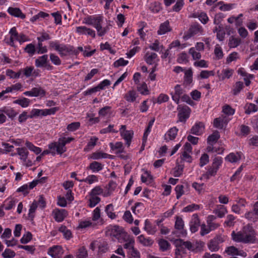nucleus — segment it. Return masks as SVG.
Wrapping results in <instances>:
<instances>
[{
    "label": "nucleus",
    "instance_id": "nucleus-1",
    "mask_svg": "<svg viewBox=\"0 0 258 258\" xmlns=\"http://www.w3.org/2000/svg\"><path fill=\"white\" fill-rule=\"evenodd\" d=\"M255 230L251 225L248 224L237 232L233 231L231 233L232 239L237 242L243 243H254L256 240Z\"/></svg>",
    "mask_w": 258,
    "mask_h": 258
},
{
    "label": "nucleus",
    "instance_id": "nucleus-2",
    "mask_svg": "<svg viewBox=\"0 0 258 258\" xmlns=\"http://www.w3.org/2000/svg\"><path fill=\"white\" fill-rule=\"evenodd\" d=\"M103 21V17L101 15L95 16L93 22V26L96 29L99 36H103L109 30L110 25H108L104 27L102 26Z\"/></svg>",
    "mask_w": 258,
    "mask_h": 258
},
{
    "label": "nucleus",
    "instance_id": "nucleus-3",
    "mask_svg": "<svg viewBox=\"0 0 258 258\" xmlns=\"http://www.w3.org/2000/svg\"><path fill=\"white\" fill-rule=\"evenodd\" d=\"M174 244L176 247V252H182V253H185V249L194 251L196 248V246L191 242L188 241H184L181 239L175 240Z\"/></svg>",
    "mask_w": 258,
    "mask_h": 258
},
{
    "label": "nucleus",
    "instance_id": "nucleus-4",
    "mask_svg": "<svg viewBox=\"0 0 258 258\" xmlns=\"http://www.w3.org/2000/svg\"><path fill=\"white\" fill-rule=\"evenodd\" d=\"M108 234L120 240V238L125 237L127 234L123 231L122 227L118 225H110L108 227Z\"/></svg>",
    "mask_w": 258,
    "mask_h": 258
},
{
    "label": "nucleus",
    "instance_id": "nucleus-5",
    "mask_svg": "<svg viewBox=\"0 0 258 258\" xmlns=\"http://www.w3.org/2000/svg\"><path fill=\"white\" fill-rule=\"evenodd\" d=\"M184 221L180 217L177 216L174 225L176 230L172 232V234L177 237L185 236L186 232L184 229Z\"/></svg>",
    "mask_w": 258,
    "mask_h": 258
},
{
    "label": "nucleus",
    "instance_id": "nucleus-6",
    "mask_svg": "<svg viewBox=\"0 0 258 258\" xmlns=\"http://www.w3.org/2000/svg\"><path fill=\"white\" fill-rule=\"evenodd\" d=\"M48 147L49 149L53 150V156L55 155L56 153L61 155L67 151L65 143H63L60 139L57 142L49 144Z\"/></svg>",
    "mask_w": 258,
    "mask_h": 258
},
{
    "label": "nucleus",
    "instance_id": "nucleus-7",
    "mask_svg": "<svg viewBox=\"0 0 258 258\" xmlns=\"http://www.w3.org/2000/svg\"><path fill=\"white\" fill-rule=\"evenodd\" d=\"M50 49H54L57 51L60 56H64V51H68L69 49L66 47V44L60 43L58 40L50 41L48 42Z\"/></svg>",
    "mask_w": 258,
    "mask_h": 258
},
{
    "label": "nucleus",
    "instance_id": "nucleus-8",
    "mask_svg": "<svg viewBox=\"0 0 258 258\" xmlns=\"http://www.w3.org/2000/svg\"><path fill=\"white\" fill-rule=\"evenodd\" d=\"M177 110L178 111L177 115L178 121L180 122H185L189 117L191 112L190 108L186 105H178Z\"/></svg>",
    "mask_w": 258,
    "mask_h": 258
},
{
    "label": "nucleus",
    "instance_id": "nucleus-9",
    "mask_svg": "<svg viewBox=\"0 0 258 258\" xmlns=\"http://www.w3.org/2000/svg\"><path fill=\"white\" fill-rule=\"evenodd\" d=\"M120 136L125 140L126 145L130 146L134 136L132 130H126V125H121L119 129Z\"/></svg>",
    "mask_w": 258,
    "mask_h": 258
},
{
    "label": "nucleus",
    "instance_id": "nucleus-10",
    "mask_svg": "<svg viewBox=\"0 0 258 258\" xmlns=\"http://www.w3.org/2000/svg\"><path fill=\"white\" fill-rule=\"evenodd\" d=\"M23 94L29 97H40L42 98L46 95V91L40 86H38L32 88L30 91L24 92Z\"/></svg>",
    "mask_w": 258,
    "mask_h": 258
},
{
    "label": "nucleus",
    "instance_id": "nucleus-11",
    "mask_svg": "<svg viewBox=\"0 0 258 258\" xmlns=\"http://www.w3.org/2000/svg\"><path fill=\"white\" fill-rule=\"evenodd\" d=\"M174 92H171L170 94L172 100L177 104L180 102V98L184 93V91L180 85H176L174 88Z\"/></svg>",
    "mask_w": 258,
    "mask_h": 258
},
{
    "label": "nucleus",
    "instance_id": "nucleus-12",
    "mask_svg": "<svg viewBox=\"0 0 258 258\" xmlns=\"http://www.w3.org/2000/svg\"><path fill=\"white\" fill-rule=\"evenodd\" d=\"M224 241L221 236H217L211 239L208 244V248L211 251H217L220 249V244Z\"/></svg>",
    "mask_w": 258,
    "mask_h": 258
},
{
    "label": "nucleus",
    "instance_id": "nucleus-13",
    "mask_svg": "<svg viewBox=\"0 0 258 258\" xmlns=\"http://www.w3.org/2000/svg\"><path fill=\"white\" fill-rule=\"evenodd\" d=\"M203 33V29L199 24H194L189 29L187 34L185 36L186 39H188L196 35H201Z\"/></svg>",
    "mask_w": 258,
    "mask_h": 258
},
{
    "label": "nucleus",
    "instance_id": "nucleus-14",
    "mask_svg": "<svg viewBox=\"0 0 258 258\" xmlns=\"http://www.w3.org/2000/svg\"><path fill=\"white\" fill-rule=\"evenodd\" d=\"M205 125L202 122H197L190 129V133L196 136H201L204 132Z\"/></svg>",
    "mask_w": 258,
    "mask_h": 258
},
{
    "label": "nucleus",
    "instance_id": "nucleus-15",
    "mask_svg": "<svg viewBox=\"0 0 258 258\" xmlns=\"http://www.w3.org/2000/svg\"><path fill=\"white\" fill-rule=\"evenodd\" d=\"M39 180H33L32 182L23 185L18 188L17 190V192H23L24 195H27L29 190L33 189L38 184Z\"/></svg>",
    "mask_w": 258,
    "mask_h": 258
},
{
    "label": "nucleus",
    "instance_id": "nucleus-16",
    "mask_svg": "<svg viewBox=\"0 0 258 258\" xmlns=\"http://www.w3.org/2000/svg\"><path fill=\"white\" fill-rule=\"evenodd\" d=\"M55 220L57 222H62L67 217L68 213L65 209H55L52 212Z\"/></svg>",
    "mask_w": 258,
    "mask_h": 258
},
{
    "label": "nucleus",
    "instance_id": "nucleus-17",
    "mask_svg": "<svg viewBox=\"0 0 258 258\" xmlns=\"http://www.w3.org/2000/svg\"><path fill=\"white\" fill-rule=\"evenodd\" d=\"M145 61L149 64H153L159 60L157 54L155 52H147L145 55Z\"/></svg>",
    "mask_w": 258,
    "mask_h": 258
},
{
    "label": "nucleus",
    "instance_id": "nucleus-18",
    "mask_svg": "<svg viewBox=\"0 0 258 258\" xmlns=\"http://www.w3.org/2000/svg\"><path fill=\"white\" fill-rule=\"evenodd\" d=\"M200 223V221L198 215L197 214L193 215L189 223L190 230L192 233H195L198 230Z\"/></svg>",
    "mask_w": 258,
    "mask_h": 258
},
{
    "label": "nucleus",
    "instance_id": "nucleus-19",
    "mask_svg": "<svg viewBox=\"0 0 258 258\" xmlns=\"http://www.w3.org/2000/svg\"><path fill=\"white\" fill-rule=\"evenodd\" d=\"M217 217L214 215H209L207 218V224L210 230H214L220 226V224L215 222Z\"/></svg>",
    "mask_w": 258,
    "mask_h": 258
},
{
    "label": "nucleus",
    "instance_id": "nucleus-20",
    "mask_svg": "<svg viewBox=\"0 0 258 258\" xmlns=\"http://www.w3.org/2000/svg\"><path fill=\"white\" fill-rule=\"evenodd\" d=\"M137 240L141 244L144 246H151L154 243V240L149 237H146L142 234L137 237Z\"/></svg>",
    "mask_w": 258,
    "mask_h": 258
},
{
    "label": "nucleus",
    "instance_id": "nucleus-21",
    "mask_svg": "<svg viewBox=\"0 0 258 258\" xmlns=\"http://www.w3.org/2000/svg\"><path fill=\"white\" fill-rule=\"evenodd\" d=\"M144 229L150 235H154L157 230V226L152 224L148 219L145 221Z\"/></svg>",
    "mask_w": 258,
    "mask_h": 258
},
{
    "label": "nucleus",
    "instance_id": "nucleus-22",
    "mask_svg": "<svg viewBox=\"0 0 258 258\" xmlns=\"http://www.w3.org/2000/svg\"><path fill=\"white\" fill-rule=\"evenodd\" d=\"M9 33L11 35L10 40H7L6 39H5L4 41L6 43L12 46H13L14 40H17L19 34L17 32L16 28L15 27L10 29Z\"/></svg>",
    "mask_w": 258,
    "mask_h": 258
},
{
    "label": "nucleus",
    "instance_id": "nucleus-23",
    "mask_svg": "<svg viewBox=\"0 0 258 258\" xmlns=\"http://www.w3.org/2000/svg\"><path fill=\"white\" fill-rule=\"evenodd\" d=\"M178 129L176 127L171 128L164 135V140L166 142L173 140L176 137Z\"/></svg>",
    "mask_w": 258,
    "mask_h": 258
},
{
    "label": "nucleus",
    "instance_id": "nucleus-24",
    "mask_svg": "<svg viewBox=\"0 0 258 258\" xmlns=\"http://www.w3.org/2000/svg\"><path fill=\"white\" fill-rule=\"evenodd\" d=\"M228 212L226 207L223 205H218L213 211V213L215 214L217 217L221 218L224 217Z\"/></svg>",
    "mask_w": 258,
    "mask_h": 258
},
{
    "label": "nucleus",
    "instance_id": "nucleus-25",
    "mask_svg": "<svg viewBox=\"0 0 258 258\" xmlns=\"http://www.w3.org/2000/svg\"><path fill=\"white\" fill-rule=\"evenodd\" d=\"M171 31V28L169 25V22L167 20L160 24L157 33L158 35H163Z\"/></svg>",
    "mask_w": 258,
    "mask_h": 258
},
{
    "label": "nucleus",
    "instance_id": "nucleus-26",
    "mask_svg": "<svg viewBox=\"0 0 258 258\" xmlns=\"http://www.w3.org/2000/svg\"><path fill=\"white\" fill-rule=\"evenodd\" d=\"M242 155L241 152L231 153L225 157V160L231 163H236L241 159Z\"/></svg>",
    "mask_w": 258,
    "mask_h": 258
},
{
    "label": "nucleus",
    "instance_id": "nucleus-27",
    "mask_svg": "<svg viewBox=\"0 0 258 258\" xmlns=\"http://www.w3.org/2000/svg\"><path fill=\"white\" fill-rule=\"evenodd\" d=\"M109 146L111 150L115 151V153L116 154L122 153L124 152L123 143L121 142H117L115 143H110Z\"/></svg>",
    "mask_w": 258,
    "mask_h": 258
},
{
    "label": "nucleus",
    "instance_id": "nucleus-28",
    "mask_svg": "<svg viewBox=\"0 0 258 258\" xmlns=\"http://www.w3.org/2000/svg\"><path fill=\"white\" fill-rule=\"evenodd\" d=\"M192 71L191 69H189L184 72L183 85L187 87L189 86L192 82Z\"/></svg>",
    "mask_w": 258,
    "mask_h": 258
},
{
    "label": "nucleus",
    "instance_id": "nucleus-29",
    "mask_svg": "<svg viewBox=\"0 0 258 258\" xmlns=\"http://www.w3.org/2000/svg\"><path fill=\"white\" fill-rule=\"evenodd\" d=\"M8 12L9 14L15 17H18L21 19L25 18V15L23 14L21 10L18 8L9 7L8 9Z\"/></svg>",
    "mask_w": 258,
    "mask_h": 258
},
{
    "label": "nucleus",
    "instance_id": "nucleus-30",
    "mask_svg": "<svg viewBox=\"0 0 258 258\" xmlns=\"http://www.w3.org/2000/svg\"><path fill=\"white\" fill-rule=\"evenodd\" d=\"M48 61V55L44 54L35 59V65L37 68L44 67Z\"/></svg>",
    "mask_w": 258,
    "mask_h": 258
},
{
    "label": "nucleus",
    "instance_id": "nucleus-31",
    "mask_svg": "<svg viewBox=\"0 0 258 258\" xmlns=\"http://www.w3.org/2000/svg\"><path fill=\"white\" fill-rule=\"evenodd\" d=\"M16 150H17V153H15L14 154H13V156L18 154V155L20 156V159L21 160H22L24 162L26 161V160L28 158V156L29 154V152L27 151V149L24 147H22V148H17Z\"/></svg>",
    "mask_w": 258,
    "mask_h": 258
},
{
    "label": "nucleus",
    "instance_id": "nucleus-32",
    "mask_svg": "<svg viewBox=\"0 0 258 258\" xmlns=\"http://www.w3.org/2000/svg\"><path fill=\"white\" fill-rule=\"evenodd\" d=\"M123 238L125 242L123 245V247L124 248L126 249L127 251L134 247L135 240L133 237H131L127 235L126 237H124Z\"/></svg>",
    "mask_w": 258,
    "mask_h": 258
},
{
    "label": "nucleus",
    "instance_id": "nucleus-33",
    "mask_svg": "<svg viewBox=\"0 0 258 258\" xmlns=\"http://www.w3.org/2000/svg\"><path fill=\"white\" fill-rule=\"evenodd\" d=\"M234 4H225L223 1L219 2L217 6H219V9L222 11H228L232 10L235 6Z\"/></svg>",
    "mask_w": 258,
    "mask_h": 258
},
{
    "label": "nucleus",
    "instance_id": "nucleus-34",
    "mask_svg": "<svg viewBox=\"0 0 258 258\" xmlns=\"http://www.w3.org/2000/svg\"><path fill=\"white\" fill-rule=\"evenodd\" d=\"M89 169L91 170L93 172H98L102 170L103 165L97 161H93L90 164Z\"/></svg>",
    "mask_w": 258,
    "mask_h": 258
},
{
    "label": "nucleus",
    "instance_id": "nucleus-35",
    "mask_svg": "<svg viewBox=\"0 0 258 258\" xmlns=\"http://www.w3.org/2000/svg\"><path fill=\"white\" fill-rule=\"evenodd\" d=\"M220 137L219 132L216 131L208 137L207 142L209 145H213L217 142Z\"/></svg>",
    "mask_w": 258,
    "mask_h": 258
},
{
    "label": "nucleus",
    "instance_id": "nucleus-36",
    "mask_svg": "<svg viewBox=\"0 0 258 258\" xmlns=\"http://www.w3.org/2000/svg\"><path fill=\"white\" fill-rule=\"evenodd\" d=\"M0 112L4 113L10 118H13L15 117L17 113L11 107H4L0 108Z\"/></svg>",
    "mask_w": 258,
    "mask_h": 258
},
{
    "label": "nucleus",
    "instance_id": "nucleus-37",
    "mask_svg": "<svg viewBox=\"0 0 258 258\" xmlns=\"http://www.w3.org/2000/svg\"><path fill=\"white\" fill-rule=\"evenodd\" d=\"M46 109H33L30 112V118H32L36 116H46Z\"/></svg>",
    "mask_w": 258,
    "mask_h": 258
},
{
    "label": "nucleus",
    "instance_id": "nucleus-38",
    "mask_svg": "<svg viewBox=\"0 0 258 258\" xmlns=\"http://www.w3.org/2000/svg\"><path fill=\"white\" fill-rule=\"evenodd\" d=\"M16 204V200L14 199L9 198L6 199L2 207H4L6 210H11Z\"/></svg>",
    "mask_w": 258,
    "mask_h": 258
},
{
    "label": "nucleus",
    "instance_id": "nucleus-39",
    "mask_svg": "<svg viewBox=\"0 0 258 258\" xmlns=\"http://www.w3.org/2000/svg\"><path fill=\"white\" fill-rule=\"evenodd\" d=\"M111 155L101 152H95L92 154L91 158L93 160L108 158Z\"/></svg>",
    "mask_w": 258,
    "mask_h": 258
},
{
    "label": "nucleus",
    "instance_id": "nucleus-40",
    "mask_svg": "<svg viewBox=\"0 0 258 258\" xmlns=\"http://www.w3.org/2000/svg\"><path fill=\"white\" fill-rule=\"evenodd\" d=\"M124 98L127 102H133L137 98V94L134 90H130L124 96Z\"/></svg>",
    "mask_w": 258,
    "mask_h": 258
},
{
    "label": "nucleus",
    "instance_id": "nucleus-41",
    "mask_svg": "<svg viewBox=\"0 0 258 258\" xmlns=\"http://www.w3.org/2000/svg\"><path fill=\"white\" fill-rule=\"evenodd\" d=\"M233 71L230 69H223L222 71V73L219 76L220 79L222 80H224L225 79L230 78L233 75Z\"/></svg>",
    "mask_w": 258,
    "mask_h": 258
},
{
    "label": "nucleus",
    "instance_id": "nucleus-42",
    "mask_svg": "<svg viewBox=\"0 0 258 258\" xmlns=\"http://www.w3.org/2000/svg\"><path fill=\"white\" fill-rule=\"evenodd\" d=\"M241 42V40L240 38L231 36L229 40L228 46L230 48H235L239 46Z\"/></svg>",
    "mask_w": 258,
    "mask_h": 258
},
{
    "label": "nucleus",
    "instance_id": "nucleus-43",
    "mask_svg": "<svg viewBox=\"0 0 258 258\" xmlns=\"http://www.w3.org/2000/svg\"><path fill=\"white\" fill-rule=\"evenodd\" d=\"M244 87L243 83L242 82L238 81L235 83L233 86V89L232 90V94L234 95H238Z\"/></svg>",
    "mask_w": 258,
    "mask_h": 258
},
{
    "label": "nucleus",
    "instance_id": "nucleus-44",
    "mask_svg": "<svg viewBox=\"0 0 258 258\" xmlns=\"http://www.w3.org/2000/svg\"><path fill=\"white\" fill-rule=\"evenodd\" d=\"M235 217L233 215L229 214L226 217V220L224 222V227H231L235 224Z\"/></svg>",
    "mask_w": 258,
    "mask_h": 258
},
{
    "label": "nucleus",
    "instance_id": "nucleus-45",
    "mask_svg": "<svg viewBox=\"0 0 258 258\" xmlns=\"http://www.w3.org/2000/svg\"><path fill=\"white\" fill-rule=\"evenodd\" d=\"M113 211L114 209L112 204H110L106 206L105 211L108 217L111 219H114L116 217L115 214L113 212Z\"/></svg>",
    "mask_w": 258,
    "mask_h": 258
},
{
    "label": "nucleus",
    "instance_id": "nucleus-46",
    "mask_svg": "<svg viewBox=\"0 0 258 258\" xmlns=\"http://www.w3.org/2000/svg\"><path fill=\"white\" fill-rule=\"evenodd\" d=\"M222 112L226 116H232L235 113V109L229 105L225 104L222 107Z\"/></svg>",
    "mask_w": 258,
    "mask_h": 258
},
{
    "label": "nucleus",
    "instance_id": "nucleus-47",
    "mask_svg": "<svg viewBox=\"0 0 258 258\" xmlns=\"http://www.w3.org/2000/svg\"><path fill=\"white\" fill-rule=\"evenodd\" d=\"M36 201H34L30 207L28 213V217L31 220H33L35 217V212L37 208Z\"/></svg>",
    "mask_w": 258,
    "mask_h": 258
},
{
    "label": "nucleus",
    "instance_id": "nucleus-48",
    "mask_svg": "<svg viewBox=\"0 0 258 258\" xmlns=\"http://www.w3.org/2000/svg\"><path fill=\"white\" fill-rule=\"evenodd\" d=\"M158 244L160 249L162 251L167 250L170 246V243L167 240L164 239H160L158 241Z\"/></svg>",
    "mask_w": 258,
    "mask_h": 258
},
{
    "label": "nucleus",
    "instance_id": "nucleus-49",
    "mask_svg": "<svg viewBox=\"0 0 258 258\" xmlns=\"http://www.w3.org/2000/svg\"><path fill=\"white\" fill-rule=\"evenodd\" d=\"M59 231L62 233L65 238L69 240L72 237V233L71 230L67 229L65 226H61L59 228Z\"/></svg>",
    "mask_w": 258,
    "mask_h": 258
},
{
    "label": "nucleus",
    "instance_id": "nucleus-50",
    "mask_svg": "<svg viewBox=\"0 0 258 258\" xmlns=\"http://www.w3.org/2000/svg\"><path fill=\"white\" fill-rule=\"evenodd\" d=\"M24 51L27 52L29 56H33L36 51L35 46L32 43L27 44L24 48Z\"/></svg>",
    "mask_w": 258,
    "mask_h": 258
},
{
    "label": "nucleus",
    "instance_id": "nucleus-51",
    "mask_svg": "<svg viewBox=\"0 0 258 258\" xmlns=\"http://www.w3.org/2000/svg\"><path fill=\"white\" fill-rule=\"evenodd\" d=\"M30 99L27 98H23L22 99H17L14 102V103L19 104L24 108L28 107L30 104Z\"/></svg>",
    "mask_w": 258,
    "mask_h": 258
},
{
    "label": "nucleus",
    "instance_id": "nucleus-52",
    "mask_svg": "<svg viewBox=\"0 0 258 258\" xmlns=\"http://www.w3.org/2000/svg\"><path fill=\"white\" fill-rule=\"evenodd\" d=\"M128 258H140V252L134 247L127 251Z\"/></svg>",
    "mask_w": 258,
    "mask_h": 258
},
{
    "label": "nucleus",
    "instance_id": "nucleus-53",
    "mask_svg": "<svg viewBox=\"0 0 258 258\" xmlns=\"http://www.w3.org/2000/svg\"><path fill=\"white\" fill-rule=\"evenodd\" d=\"M218 170L217 168L211 166L204 176L206 179H208L210 177L216 175Z\"/></svg>",
    "mask_w": 258,
    "mask_h": 258
},
{
    "label": "nucleus",
    "instance_id": "nucleus-54",
    "mask_svg": "<svg viewBox=\"0 0 258 258\" xmlns=\"http://www.w3.org/2000/svg\"><path fill=\"white\" fill-rule=\"evenodd\" d=\"M257 217L258 216L253 210V211L247 212L244 215V217L246 219L252 222L256 221L257 219Z\"/></svg>",
    "mask_w": 258,
    "mask_h": 258
},
{
    "label": "nucleus",
    "instance_id": "nucleus-55",
    "mask_svg": "<svg viewBox=\"0 0 258 258\" xmlns=\"http://www.w3.org/2000/svg\"><path fill=\"white\" fill-rule=\"evenodd\" d=\"M149 47L152 50L158 52L161 48H163V46L162 45H160L158 40L156 39L153 43L149 45Z\"/></svg>",
    "mask_w": 258,
    "mask_h": 258
},
{
    "label": "nucleus",
    "instance_id": "nucleus-56",
    "mask_svg": "<svg viewBox=\"0 0 258 258\" xmlns=\"http://www.w3.org/2000/svg\"><path fill=\"white\" fill-rule=\"evenodd\" d=\"M22 70H20L18 72L15 73L12 70L8 69L6 70V75L12 79H18L21 76Z\"/></svg>",
    "mask_w": 258,
    "mask_h": 258
},
{
    "label": "nucleus",
    "instance_id": "nucleus-57",
    "mask_svg": "<svg viewBox=\"0 0 258 258\" xmlns=\"http://www.w3.org/2000/svg\"><path fill=\"white\" fill-rule=\"evenodd\" d=\"M88 256V252L84 247H81L78 249L76 252L77 258H86Z\"/></svg>",
    "mask_w": 258,
    "mask_h": 258
},
{
    "label": "nucleus",
    "instance_id": "nucleus-58",
    "mask_svg": "<svg viewBox=\"0 0 258 258\" xmlns=\"http://www.w3.org/2000/svg\"><path fill=\"white\" fill-rule=\"evenodd\" d=\"M200 208V205L196 204H192L184 207L183 209V211L184 212H191L199 210Z\"/></svg>",
    "mask_w": 258,
    "mask_h": 258
},
{
    "label": "nucleus",
    "instance_id": "nucleus-59",
    "mask_svg": "<svg viewBox=\"0 0 258 258\" xmlns=\"http://www.w3.org/2000/svg\"><path fill=\"white\" fill-rule=\"evenodd\" d=\"M189 53L192 56L193 59H199L201 58L200 51L197 50L194 47L189 49Z\"/></svg>",
    "mask_w": 258,
    "mask_h": 258
},
{
    "label": "nucleus",
    "instance_id": "nucleus-60",
    "mask_svg": "<svg viewBox=\"0 0 258 258\" xmlns=\"http://www.w3.org/2000/svg\"><path fill=\"white\" fill-rule=\"evenodd\" d=\"M184 168L183 164H177L174 168L173 175L175 177H179L182 173Z\"/></svg>",
    "mask_w": 258,
    "mask_h": 258
},
{
    "label": "nucleus",
    "instance_id": "nucleus-61",
    "mask_svg": "<svg viewBox=\"0 0 258 258\" xmlns=\"http://www.w3.org/2000/svg\"><path fill=\"white\" fill-rule=\"evenodd\" d=\"M49 57L50 60L53 64L56 66H59L61 64V61L59 57L56 54L51 53L49 54Z\"/></svg>",
    "mask_w": 258,
    "mask_h": 258
},
{
    "label": "nucleus",
    "instance_id": "nucleus-62",
    "mask_svg": "<svg viewBox=\"0 0 258 258\" xmlns=\"http://www.w3.org/2000/svg\"><path fill=\"white\" fill-rule=\"evenodd\" d=\"M151 10L154 13H158L161 9V4L158 2H155L151 4Z\"/></svg>",
    "mask_w": 258,
    "mask_h": 258
},
{
    "label": "nucleus",
    "instance_id": "nucleus-63",
    "mask_svg": "<svg viewBox=\"0 0 258 258\" xmlns=\"http://www.w3.org/2000/svg\"><path fill=\"white\" fill-rule=\"evenodd\" d=\"M100 201V198L97 196H91L88 205L90 207H94Z\"/></svg>",
    "mask_w": 258,
    "mask_h": 258
},
{
    "label": "nucleus",
    "instance_id": "nucleus-64",
    "mask_svg": "<svg viewBox=\"0 0 258 258\" xmlns=\"http://www.w3.org/2000/svg\"><path fill=\"white\" fill-rule=\"evenodd\" d=\"M15 255V251L9 248H6L2 253L4 258H14Z\"/></svg>",
    "mask_w": 258,
    "mask_h": 258
}]
</instances>
